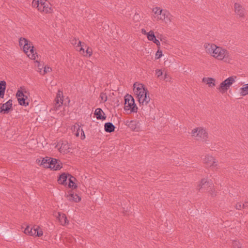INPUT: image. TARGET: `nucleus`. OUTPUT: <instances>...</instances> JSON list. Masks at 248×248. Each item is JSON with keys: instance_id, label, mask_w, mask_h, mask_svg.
Masks as SVG:
<instances>
[{"instance_id": "58836bf2", "label": "nucleus", "mask_w": 248, "mask_h": 248, "mask_svg": "<svg viewBox=\"0 0 248 248\" xmlns=\"http://www.w3.org/2000/svg\"><path fill=\"white\" fill-rule=\"evenodd\" d=\"M52 71V69L49 67H46L45 66L43 71L42 75H45L48 72H50Z\"/></svg>"}, {"instance_id": "f03ea898", "label": "nucleus", "mask_w": 248, "mask_h": 248, "mask_svg": "<svg viewBox=\"0 0 248 248\" xmlns=\"http://www.w3.org/2000/svg\"><path fill=\"white\" fill-rule=\"evenodd\" d=\"M212 56L218 60H224L225 62L228 63L232 60L231 57L227 50L217 46Z\"/></svg>"}, {"instance_id": "2eb2a0df", "label": "nucleus", "mask_w": 248, "mask_h": 248, "mask_svg": "<svg viewBox=\"0 0 248 248\" xmlns=\"http://www.w3.org/2000/svg\"><path fill=\"white\" fill-rule=\"evenodd\" d=\"M97 120H104L106 119L105 113L100 108H97L95 109L94 113Z\"/></svg>"}, {"instance_id": "603ef678", "label": "nucleus", "mask_w": 248, "mask_h": 248, "mask_svg": "<svg viewBox=\"0 0 248 248\" xmlns=\"http://www.w3.org/2000/svg\"><path fill=\"white\" fill-rule=\"evenodd\" d=\"M77 40L76 39L74 38L72 40V44L73 45H76L77 44Z\"/></svg>"}, {"instance_id": "20e7f679", "label": "nucleus", "mask_w": 248, "mask_h": 248, "mask_svg": "<svg viewBox=\"0 0 248 248\" xmlns=\"http://www.w3.org/2000/svg\"><path fill=\"white\" fill-rule=\"evenodd\" d=\"M192 136L196 138V140H204L206 141L208 138V133L205 129L201 127L195 128L192 130Z\"/></svg>"}, {"instance_id": "4468645a", "label": "nucleus", "mask_w": 248, "mask_h": 248, "mask_svg": "<svg viewBox=\"0 0 248 248\" xmlns=\"http://www.w3.org/2000/svg\"><path fill=\"white\" fill-rule=\"evenodd\" d=\"M43 235L42 229L38 226L35 225L31 227L30 230V235L35 236H41Z\"/></svg>"}, {"instance_id": "8fccbe9b", "label": "nucleus", "mask_w": 248, "mask_h": 248, "mask_svg": "<svg viewBox=\"0 0 248 248\" xmlns=\"http://www.w3.org/2000/svg\"><path fill=\"white\" fill-rule=\"evenodd\" d=\"M243 208H248V202H246L242 204Z\"/></svg>"}, {"instance_id": "ddd939ff", "label": "nucleus", "mask_w": 248, "mask_h": 248, "mask_svg": "<svg viewBox=\"0 0 248 248\" xmlns=\"http://www.w3.org/2000/svg\"><path fill=\"white\" fill-rule=\"evenodd\" d=\"M130 102H132V104H134V106H133V107L132 108L131 112H137L138 110V108L135 103L134 98L132 97V95L127 94L124 96V104H127L130 103Z\"/></svg>"}, {"instance_id": "4d7b16f0", "label": "nucleus", "mask_w": 248, "mask_h": 248, "mask_svg": "<svg viewBox=\"0 0 248 248\" xmlns=\"http://www.w3.org/2000/svg\"><path fill=\"white\" fill-rule=\"evenodd\" d=\"M37 161H38V163H39V162H40V160H38V159H37Z\"/></svg>"}, {"instance_id": "b1692460", "label": "nucleus", "mask_w": 248, "mask_h": 248, "mask_svg": "<svg viewBox=\"0 0 248 248\" xmlns=\"http://www.w3.org/2000/svg\"><path fill=\"white\" fill-rule=\"evenodd\" d=\"M68 176H69L68 187L74 189L76 188L78 186L75 183V181L76 180V178L69 174H68Z\"/></svg>"}, {"instance_id": "4be33fe9", "label": "nucleus", "mask_w": 248, "mask_h": 248, "mask_svg": "<svg viewBox=\"0 0 248 248\" xmlns=\"http://www.w3.org/2000/svg\"><path fill=\"white\" fill-rule=\"evenodd\" d=\"M6 87V82L4 80H0V97L1 98H3L5 91Z\"/></svg>"}, {"instance_id": "e433bc0d", "label": "nucleus", "mask_w": 248, "mask_h": 248, "mask_svg": "<svg viewBox=\"0 0 248 248\" xmlns=\"http://www.w3.org/2000/svg\"><path fill=\"white\" fill-rule=\"evenodd\" d=\"M27 42H29V40L26 39V38H20L19 39V46H24L25 43H27Z\"/></svg>"}, {"instance_id": "f257e3e1", "label": "nucleus", "mask_w": 248, "mask_h": 248, "mask_svg": "<svg viewBox=\"0 0 248 248\" xmlns=\"http://www.w3.org/2000/svg\"><path fill=\"white\" fill-rule=\"evenodd\" d=\"M137 84L136 82L134 84V93L137 95L140 104L146 105L150 100L149 91L142 84Z\"/></svg>"}, {"instance_id": "f704fd0d", "label": "nucleus", "mask_w": 248, "mask_h": 248, "mask_svg": "<svg viewBox=\"0 0 248 248\" xmlns=\"http://www.w3.org/2000/svg\"><path fill=\"white\" fill-rule=\"evenodd\" d=\"M133 106H134V104L133 105L132 104V102H130V103L127 104H124V109L125 110H130V112H132L131 110H132Z\"/></svg>"}, {"instance_id": "5701e85b", "label": "nucleus", "mask_w": 248, "mask_h": 248, "mask_svg": "<svg viewBox=\"0 0 248 248\" xmlns=\"http://www.w3.org/2000/svg\"><path fill=\"white\" fill-rule=\"evenodd\" d=\"M58 216L57 217L58 218L61 224L62 225H64L68 223V220L64 214H61L60 213H58Z\"/></svg>"}, {"instance_id": "6e6552de", "label": "nucleus", "mask_w": 248, "mask_h": 248, "mask_svg": "<svg viewBox=\"0 0 248 248\" xmlns=\"http://www.w3.org/2000/svg\"><path fill=\"white\" fill-rule=\"evenodd\" d=\"M12 100L9 99L5 103H4L0 108V113L2 114H8L13 110Z\"/></svg>"}, {"instance_id": "79ce46f5", "label": "nucleus", "mask_w": 248, "mask_h": 248, "mask_svg": "<svg viewBox=\"0 0 248 248\" xmlns=\"http://www.w3.org/2000/svg\"><path fill=\"white\" fill-rule=\"evenodd\" d=\"M36 62L38 63L37 67L39 70H40V72L42 73V70L43 68H44V65L41 64L38 61H36Z\"/></svg>"}, {"instance_id": "2f4dec72", "label": "nucleus", "mask_w": 248, "mask_h": 248, "mask_svg": "<svg viewBox=\"0 0 248 248\" xmlns=\"http://www.w3.org/2000/svg\"><path fill=\"white\" fill-rule=\"evenodd\" d=\"M164 10L161 9L160 8L156 7L155 8L153 9V11L155 13V15H161V14H162L163 11Z\"/></svg>"}, {"instance_id": "c03bdc74", "label": "nucleus", "mask_w": 248, "mask_h": 248, "mask_svg": "<svg viewBox=\"0 0 248 248\" xmlns=\"http://www.w3.org/2000/svg\"><path fill=\"white\" fill-rule=\"evenodd\" d=\"M155 73L157 76V77H159L162 75L163 73L161 70L157 69L155 71Z\"/></svg>"}, {"instance_id": "a878e982", "label": "nucleus", "mask_w": 248, "mask_h": 248, "mask_svg": "<svg viewBox=\"0 0 248 248\" xmlns=\"http://www.w3.org/2000/svg\"><path fill=\"white\" fill-rule=\"evenodd\" d=\"M51 158L49 157H46L43 158L41 161V165L43 166L45 168H49L50 167V163Z\"/></svg>"}, {"instance_id": "f3484780", "label": "nucleus", "mask_w": 248, "mask_h": 248, "mask_svg": "<svg viewBox=\"0 0 248 248\" xmlns=\"http://www.w3.org/2000/svg\"><path fill=\"white\" fill-rule=\"evenodd\" d=\"M203 46L206 52L212 56L216 45L214 44L205 43Z\"/></svg>"}, {"instance_id": "ea45409f", "label": "nucleus", "mask_w": 248, "mask_h": 248, "mask_svg": "<svg viewBox=\"0 0 248 248\" xmlns=\"http://www.w3.org/2000/svg\"><path fill=\"white\" fill-rule=\"evenodd\" d=\"M100 97L101 98V100L103 101L104 102L107 100V96L106 93H101L100 95Z\"/></svg>"}, {"instance_id": "7ed1b4c3", "label": "nucleus", "mask_w": 248, "mask_h": 248, "mask_svg": "<svg viewBox=\"0 0 248 248\" xmlns=\"http://www.w3.org/2000/svg\"><path fill=\"white\" fill-rule=\"evenodd\" d=\"M236 76H231L223 81L217 88V89L222 94L226 93L230 87L235 81Z\"/></svg>"}, {"instance_id": "c756f323", "label": "nucleus", "mask_w": 248, "mask_h": 248, "mask_svg": "<svg viewBox=\"0 0 248 248\" xmlns=\"http://www.w3.org/2000/svg\"><path fill=\"white\" fill-rule=\"evenodd\" d=\"M42 2V0H33L32 5L33 7L37 8L39 10V8H40V6Z\"/></svg>"}, {"instance_id": "423d86ee", "label": "nucleus", "mask_w": 248, "mask_h": 248, "mask_svg": "<svg viewBox=\"0 0 248 248\" xmlns=\"http://www.w3.org/2000/svg\"><path fill=\"white\" fill-rule=\"evenodd\" d=\"M23 50L28 57L32 60H35L36 55H36L37 53L34 51V46L30 41L29 42L25 43L23 46Z\"/></svg>"}, {"instance_id": "09e8293b", "label": "nucleus", "mask_w": 248, "mask_h": 248, "mask_svg": "<svg viewBox=\"0 0 248 248\" xmlns=\"http://www.w3.org/2000/svg\"><path fill=\"white\" fill-rule=\"evenodd\" d=\"M170 78L169 76L167 73H165L164 76V79L166 80V81H170Z\"/></svg>"}, {"instance_id": "de8ad7c7", "label": "nucleus", "mask_w": 248, "mask_h": 248, "mask_svg": "<svg viewBox=\"0 0 248 248\" xmlns=\"http://www.w3.org/2000/svg\"><path fill=\"white\" fill-rule=\"evenodd\" d=\"M235 208L237 210H241V208H243L242 204H241V203H237L235 205Z\"/></svg>"}, {"instance_id": "412c9836", "label": "nucleus", "mask_w": 248, "mask_h": 248, "mask_svg": "<svg viewBox=\"0 0 248 248\" xmlns=\"http://www.w3.org/2000/svg\"><path fill=\"white\" fill-rule=\"evenodd\" d=\"M69 145H68L67 142L65 141L63 142L61 144V147L59 148V151L61 153H63V154H66L67 153L69 152Z\"/></svg>"}, {"instance_id": "a211bd4d", "label": "nucleus", "mask_w": 248, "mask_h": 248, "mask_svg": "<svg viewBox=\"0 0 248 248\" xmlns=\"http://www.w3.org/2000/svg\"><path fill=\"white\" fill-rule=\"evenodd\" d=\"M66 197L70 201H73L75 202H78L81 200V198L77 194L71 192L66 195Z\"/></svg>"}, {"instance_id": "864d4df0", "label": "nucleus", "mask_w": 248, "mask_h": 248, "mask_svg": "<svg viewBox=\"0 0 248 248\" xmlns=\"http://www.w3.org/2000/svg\"><path fill=\"white\" fill-rule=\"evenodd\" d=\"M141 32H142L143 34H145V35H147V33H148V32H147L145 30V29H142L141 30Z\"/></svg>"}, {"instance_id": "c9c22d12", "label": "nucleus", "mask_w": 248, "mask_h": 248, "mask_svg": "<svg viewBox=\"0 0 248 248\" xmlns=\"http://www.w3.org/2000/svg\"><path fill=\"white\" fill-rule=\"evenodd\" d=\"M232 247L233 248H242L239 242L233 241L232 242Z\"/></svg>"}, {"instance_id": "3c124183", "label": "nucleus", "mask_w": 248, "mask_h": 248, "mask_svg": "<svg viewBox=\"0 0 248 248\" xmlns=\"http://www.w3.org/2000/svg\"><path fill=\"white\" fill-rule=\"evenodd\" d=\"M210 194H211V196H212V197H215V196H216V192H215V190H214V191H213V190H212V188L211 189H210Z\"/></svg>"}, {"instance_id": "9b49d317", "label": "nucleus", "mask_w": 248, "mask_h": 248, "mask_svg": "<svg viewBox=\"0 0 248 248\" xmlns=\"http://www.w3.org/2000/svg\"><path fill=\"white\" fill-rule=\"evenodd\" d=\"M49 168L54 170H60L62 168V163L60 160L56 158H51Z\"/></svg>"}, {"instance_id": "dca6fc26", "label": "nucleus", "mask_w": 248, "mask_h": 248, "mask_svg": "<svg viewBox=\"0 0 248 248\" xmlns=\"http://www.w3.org/2000/svg\"><path fill=\"white\" fill-rule=\"evenodd\" d=\"M164 17L160 16L159 18L160 20H164L166 23L171 22L173 19V16L168 11H163Z\"/></svg>"}, {"instance_id": "473e14b6", "label": "nucleus", "mask_w": 248, "mask_h": 248, "mask_svg": "<svg viewBox=\"0 0 248 248\" xmlns=\"http://www.w3.org/2000/svg\"><path fill=\"white\" fill-rule=\"evenodd\" d=\"M82 44H84V43H82L80 41H78L77 46H80L79 51L83 55H84L85 52L84 51V49L83 48V45H82Z\"/></svg>"}, {"instance_id": "1a4fd4ad", "label": "nucleus", "mask_w": 248, "mask_h": 248, "mask_svg": "<svg viewBox=\"0 0 248 248\" xmlns=\"http://www.w3.org/2000/svg\"><path fill=\"white\" fill-rule=\"evenodd\" d=\"M62 94V93L61 92L60 93V92L57 93L56 98L55 99V103L53 105V107L51 108V110H53L55 111L58 110L59 109V108L62 105L63 100L62 98L63 96H61V95Z\"/></svg>"}, {"instance_id": "6ab92c4d", "label": "nucleus", "mask_w": 248, "mask_h": 248, "mask_svg": "<svg viewBox=\"0 0 248 248\" xmlns=\"http://www.w3.org/2000/svg\"><path fill=\"white\" fill-rule=\"evenodd\" d=\"M115 128V125L110 122L106 123L104 124L105 131L108 133L114 132Z\"/></svg>"}, {"instance_id": "393cba45", "label": "nucleus", "mask_w": 248, "mask_h": 248, "mask_svg": "<svg viewBox=\"0 0 248 248\" xmlns=\"http://www.w3.org/2000/svg\"><path fill=\"white\" fill-rule=\"evenodd\" d=\"M202 82H206L210 87L215 86V79L212 78H202Z\"/></svg>"}, {"instance_id": "37998d69", "label": "nucleus", "mask_w": 248, "mask_h": 248, "mask_svg": "<svg viewBox=\"0 0 248 248\" xmlns=\"http://www.w3.org/2000/svg\"><path fill=\"white\" fill-rule=\"evenodd\" d=\"M31 229V228H30L29 226H27L24 230V233L30 235Z\"/></svg>"}, {"instance_id": "aec40b11", "label": "nucleus", "mask_w": 248, "mask_h": 248, "mask_svg": "<svg viewBox=\"0 0 248 248\" xmlns=\"http://www.w3.org/2000/svg\"><path fill=\"white\" fill-rule=\"evenodd\" d=\"M68 174L67 175L65 173H62L61 174L58 179V182L59 184L62 185H66V181L68 178Z\"/></svg>"}, {"instance_id": "a19ab883", "label": "nucleus", "mask_w": 248, "mask_h": 248, "mask_svg": "<svg viewBox=\"0 0 248 248\" xmlns=\"http://www.w3.org/2000/svg\"><path fill=\"white\" fill-rule=\"evenodd\" d=\"M162 56V51H160L159 49L157 50L155 54V59H158L161 58Z\"/></svg>"}, {"instance_id": "72a5a7b5", "label": "nucleus", "mask_w": 248, "mask_h": 248, "mask_svg": "<svg viewBox=\"0 0 248 248\" xmlns=\"http://www.w3.org/2000/svg\"><path fill=\"white\" fill-rule=\"evenodd\" d=\"M16 96L17 97L25 98V99H28L27 95H25L22 91L18 90L16 93Z\"/></svg>"}, {"instance_id": "c85d7f7f", "label": "nucleus", "mask_w": 248, "mask_h": 248, "mask_svg": "<svg viewBox=\"0 0 248 248\" xmlns=\"http://www.w3.org/2000/svg\"><path fill=\"white\" fill-rule=\"evenodd\" d=\"M17 100L19 104L23 106H27L29 105V102L26 101L27 99L25 98L17 97Z\"/></svg>"}, {"instance_id": "6e6d98bb", "label": "nucleus", "mask_w": 248, "mask_h": 248, "mask_svg": "<svg viewBox=\"0 0 248 248\" xmlns=\"http://www.w3.org/2000/svg\"><path fill=\"white\" fill-rule=\"evenodd\" d=\"M160 16H162V17H164L163 12H162V14H161V15H160Z\"/></svg>"}, {"instance_id": "0eeeda50", "label": "nucleus", "mask_w": 248, "mask_h": 248, "mask_svg": "<svg viewBox=\"0 0 248 248\" xmlns=\"http://www.w3.org/2000/svg\"><path fill=\"white\" fill-rule=\"evenodd\" d=\"M124 124L133 131L138 132L140 130V122L137 120H126Z\"/></svg>"}, {"instance_id": "bb28decb", "label": "nucleus", "mask_w": 248, "mask_h": 248, "mask_svg": "<svg viewBox=\"0 0 248 248\" xmlns=\"http://www.w3.org/2000/svg\"><path fill=\"white\" fill-rule=\"evenodd\" d=\"M72 132L74 133V134L77 136H79V132H78V130H80V126L78 124H75L72 126L71 128Z\"/></svg>"}, {"instance_id": "7c9ffc66", "label": "nucleus", "mask_w": 248, "mask_h": 248, "mask_svg": "<svg viewBox=\"0 0 248 248\" xmlns=\"http://www.w3.org/2000/svg\"><path fill=\"white\" fill-rule=\"evenodd\" d=\"M147 38L150 41H153L156 38L155 33L153 31H150L147 35Z\"/></svg>"}, {"instance_id": "4c0bfd02", "label": "nucleus", "mask_w": 248, "mask_h": 248, "mask_svg": "<svg viewBox=\"0 0 248 248\" xmlns=\"http://www.w3.org/2000/svg\"><path fill=\"white\" fill-rule=\"evenodd\" d=\"M85 52L86 54H84V56H88L89 57H90L93 53V50L92 48L87 47Z\"/></svg>"}, {"instance_id": "a18cd8bd", "label": "nucleus", "mask_w": 248, "mask_h": 248, "mask_svg": "<svg viewBox=\"0 0 248 248\" xmlns=\"http://www.w3.org/2000/svg\"><path fill=\"white\" fill-rule=\"evenodd\" d=\"M78 132L79 133V132H81V139H84L85 138V136L84 133V131L82 129H80V130H78Z\"/></svg>"}, {"instance_id": "49530a36", "label": "nucleus", "mask_w": 248, "mask_h": 248, "mask_svg": "<svg viewBox=\"0 0 248 248\" xmlns=\"http://www.w3.org/2000/svg\"><path fill=\"white\" fill-rule=\"evenodd\" d=\"M152 41L157 45L158 48L159 47L160 43L158 40L156 39L155 38V39H154V40Z\"/></svg>"}, {"instance_id": "39448f33", "label": "nucleus", "mask_w": 248, "mask_h": 248, "mask_svg": "<svg viewBox=\"0 0 248 248\" xmlns=\"http://www.w3.org/2000/svg\"><path fill=\"white\" fill-rule=\"evenodd\" d=\"M212 182L207 181L205 178L202 179L197 186V190L200 192L210 191L213 187Z\"/></svg>"}, {"instance_id": "f8f14e48", "label": "nucleus", "mask_w": 248, "mask_h": 248, "mask_svg": "<svg viewBox=\"0 0 248 248\" xmlns=\"http://www.w3.org/2000/svg\"><path fill=\"white\" fill-rule=\"evenodd\" d=\"M234 9L235 14L240 17H244L245 14V9L239 3H235Z\"/></svg>"}, {"instance_id": "9d476101", "label": "nucleus", "mask_w": 248, "mask_h": 248, "mask_svg": "<svg viewBox=\"0 0 248 248\" xmlns=\"http://www.w3.org/2000/svg\"><path fill=\"white\" fill-rule=\"evenodd\" d=\"M203 163L208 167H216L217 161L213 156L206 155L203 159Z\"/></svg>"}, {"instance_id": "5fc2aeb1", "label": "nucleus", "mask_w": 248, "mask_h": 248, "mask_svg": "<svg viewBox=\"0 0 248 248\" xmlns=\"http://www.w3.org/2000/svg\"><path fill=\"white\" fill-rule=\"evenodd\" d=\"M163 40H165L164 39H162V38H160V40L161 42H163ZM162 44H163V42H162Z\"/></svg>"}, {"instance_id": "cd10ccee", "label": "nucleus", "mask_w": 248, "mask_h": 248, "mask_svg": "<svg viewBox=\"0 0 248 248\" xmlns=\"http://www.w3.org/2000/svg\"><path fill=\"white\" fill-rule=\"evenodd\" d=\"M240 91V93L242 96H245L248 94V83L246 85L245 87L241 88Z\"/></svg>"}]
</instances>
